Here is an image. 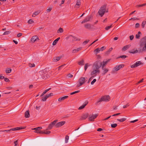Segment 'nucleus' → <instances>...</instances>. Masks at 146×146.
<instances>
[{
	"label": "nucleus",
	"mask_w": 146,
	"mask_h": 146,
	"mask_svg": "<svg viewBox=\"0 0 146 146\" xmlns=\"http://www.w3.org/2000/svg\"><path fill=\"white\" fill-rule=\"evenodd\" d=\"M68 96H66L63 97H60L58 98V101L59 102H61L64 100L65 99L68 98Z\"/></svg>",
	"instance_id": "nucleus-20"
},
{
	"label": "nucleus",
	"mask_w": 146,
	"mask_h": 146,
	"mask_svg": "<svg viewBox=\"0 0 146 146\" xmlns=\"http://www.w3.org/2000/svg\"><path fill=\"white\" fill-rule=\"evenodd\" d=\"M38 133H39L41 134H43L45 133V131H40L39 132H38Z\"/></svg>",
	"instance_id": "nucleus-58"
},
{
	"label": "nucleus",
	"mask_w": 146,
	"mask_h": 146,
	"mask_svg": "<svg viewBox=\"0 0 146 146\" xmlns=\"http://www.w3.org/2000/svg\"><path fill=\"white\" fill-rule=\"evenodd\" d=\"M90 40H86L85 41H84L83 43V44H84V45H85L86 44H87L88 43L89 41Z\"/></svg>",
	"instance_id": "nucleus-49"
},
{
	"label": "nucleus",
	"mask_w": 146,
	"mask_h": 146,
	"mask_svg": "<svg viewBox=\"0 0 146 146\" xmlns=\"http://www.w3.org/2000/svg\"><path fill=\"white\" fill-rule=\"evenodd\" d=\"M102 101H103L101 100V98L99 99V100L95 104L96 105H99L100 104V103Z\"/></svg>",
	"instance_id": "nucleus-32"
},
{
	"label": "nucleus",
	"mask_w": 146,
	"mask_h": 146,
	"mask_svg": "<svg viewBox=\"0 0 146 146\" xmlns=\"http://www.w3.org/2000/svg\"><path fill=\"white\" fill-rule=\"evenodd\" d=\"M138 50H135V49H134L131 51H129V52L130 53L135 54L138 53Z\"/></svg>",
	"instance_id": "nucleus-21"
},
{
	"label": "nucleus",
	"mask_w": 146,
	"mask_h": 146,
	"mask_svg": "<svg viewBox=\"0 0 146 146\" xmlns=\"http://www.w3.org/2000/svg\"><path fill=\"white\" fill-rule=\"evenodd\" d=\"M102 65V62L100 60H97L93 64L94 69L99 70Z\"/></svg>",
	"instance_id": "nucleus-3"
},
{
	"label": "nucleus",
	"mask_w": 146,
	"mask_h": 146,
	"mask_svg": "<svg viewBox=\"0 0 146 146\" xmlns=\"http://www.w3.org/2000/svg\"><path fill=\"white\" fill-rule=\"evenodd\" d=\"M11 33L10 31H8L5 32L3 34V35H7Z\"/></svg>",
	"instance_id": "nucleus-42"
},
{
	"label": "nucleus",
	"mask_w": 146,
	"mask_h": 146,
	"mask_svg": "<svg viewBox=\"0 0 146 146\" xmlns=\"http://www.w3.org/2000/svg\"><path fill=\"white\" fill-rule=\"evenodd\" d=\"M89 115L88 113L83 114L80 118L81 120L85 119Z\"/></svg>",
	"instance_id": "nucleus-16"
},
{
	"label": "nucleus",
	"mask_w": 146,
	"mask_h": 146,
	"mask_svg": "<svg viewBox=\"0 0 146 146\" xmlns=\"http://www.w3.org/2000/svg\"><path fill=\"white\" fill-rule=\"evenodd\" d=\"M58 121L57 120H55L53 122H51L49 125L47 129L49 130L51 129L53 126L55 125L56 123Z\"/></svg>",
	"instance_id": "nucleus-11"
},
{
	"label": "nucleus",
	"mask_w": 146,
	"mask_h": 146,
	"mask_svg": "<svg viewBox=\"0 0 146 146\" xmlns=\"http://www.w3.org/2000/svg\"><path fill=\"white\" fill-rule=\"evenodd\" d=\"M78 64L79 65H83L84 64V61L83 60H82L80 61L79 62H78Z\"/></svg>",
	"instance_id": "nucleus-29"
},
{
	"label": "nucleus",
	"mask_w": 146,
	"mask_h": 146,
	"mask_svg": "<svg viewBox=\"0 0 146 146\" xmlns=\"http://www.w3.org/2000/svg\"><path fill=\"white\" fill-rule=\"evenodd\" d=\"M94 78V76H92L89 79L88 83H89Z\"/></svg>",
	"instance_id": "nucleus-55"
},
{
	"label": "nucleus",
	"mask_w": 146,
	"mask_h": 146,
	"mask_svg": "<svg viewBox=\"0 0 146 146\" xmlns=\"http://www.w3.org/2000/svg\"><path fill=\"white\" fill-rule=\"evenodd\" d=\"M112 27V25H110V26H108L107 27H106L105 28V29L106 30H108L109 29H110Z\"/></svg>",
	"instance_id": "nucleus-41"
},
{
	"label": "nucleus",
	"mask_w": 146,
	"mask_h": 146,
	"mask_svg": "<svg viewBox=\"0 0 146 146\" xmlns=\"http://www.w3.org/2000/svg\"><path fill=\"white\" fill-rule=\"evenodd\" d=\"M130 46L129 45H126L124 46L123 48H122V50L123 51H125L126 50L128 49V48H129V47Z\"/></svg>",
	"instance_id": "nucleus-23"
},
{
	"label": "nucleus",
	"mask_w": 146,
	"mask_h": 146,
	"mask_svg": "<svg viewBox=\"0 0 146 146\" xmlns=\"http://www.w3.org/2000/svg\"><path fill=\"white\" fill-rule=\"evenodd\" d=\"M88 101H86L84 104L81 106L80 107L78 108V110H80L83 109L85 106L88 104Z\"/></svg>",
	"instance_id": "nucleus-15"
},
{
	"label": "nucleus",
	"mask_w": 146,
	"mask_h": 146,
	"mask_svg": "<svg viewBox=\"0 0 146 146\" xmlns=\"http://www.w3.org/2000/svg\"><path fill=\"white\" fill-rule=\"evenodd\" d=\"M40 13V11H37L33 13L32 16L33 17H35L36 16L39 14Z\"/></svg>",
	"instance_id": "nucleus-26"
},
{
	"label": "nucleus",
	"mask_w": 146,
	"mask_h": 146,
	"mask_svg": "<svg viewBox=\"0 0 146 146\" xmlns=\"http://www.w3.org/2000/svg\"><path fill=\"white\" fill-rule=\"evenodd\" d=\"M30 111L29 110L27 111L25 113V117L26 118H29L30 116Z\"/></svg>",
	"instance_id": "nucleus-18"
},
{
	"label": "nucleus",
	"mask_w": 146,
	"mask_h": 146,
	"mask_svg": "<svg viewBox=\"0 0 146 146\" xmlns=\"http://www.w3.org/2000/svg\"><path fill=\"white\" fill-rule=\"evenodd\" d=\"M117 126V123H114L111 125V127L112 128H115Z\"/></svg>",
	"instance_id": "nucleus-40"
},
{
	"label": "nucleus",
	"mask_w": 146,
	"mask_h": 146,
	"mask_svg": "<svg viewBox=\"0 0 146 146\" xmlns=\"http://www.w3.org/2000/svg\"><path fill=\"white\" fill-rule=\"evenodd\" d=\"M110 97L108 95L103 96L101 98V100L103 101L108 102L110 100Z\"/></svg>",
	"instance_id": "nucleus-10"
},
{
	"label": "nucleus",
	"mask_w": 146,
	"mask_h": 146,
	"mask_svg": "<svg viewBox=\"0 0 146 146\" xmlns=\"http://www.w3.org/2000/svg\"><path fill=\"white\" fill-rule=\"evenodd\" d=\"M47 96H48V98L49 97L53 96V93H51L50 94H46Z\"/></svg>",
	"instance_id": "nucleus-59"
},
{
	"label": "nucleus",
	"mask_w": 146,
	"mask_h": 146,
	"mask_svg": "<svg viewBox=\"0 0 146 146\" xmlns=\"http://www.w3.org/2000/svg\"><path fill=\"white\" fill-rule=\"evenodd\" d=\"M141 32L140 31H139L138 33L136 35V38L137 39H139L140 38V34H141Z\"/></svg>",
	"instance_id": "nucleus-28"
},
{
	"label": "nucleus",
	"mask_w": 146,
	"mask_h": 146,
	"mask_svg": "<svg viewBox=\"0 0 146 146\" xmlns=\"http://www.w3.org/2000/svg\"><path fill=\"white\" fill-rule=\"evenodd\" d=\"M11 71V69L10 68H8L6 70V72L7 73H9Z\"/></svg>",
	"instance_id": "nucleus-43"
},
{
	"label": "nucleus",
	"mask_w": 146,
	"mask_h": 146,
	"mask_svg": "<svg viewBox=\"0 0 146 146\" xmlns=\"http://www.w3.org/2000/svg\"><path fill=\"white\" fill-rule=\"evenodd\" d=\"M51 89V88H50L48 89L45 90L43 92V94H45L47 92Z\"/></svg>",
	"instance_id": "nucleus-48"
},
{
	"label": "nucleus",
	"mask_w": 146,
	"mask_h": 146,
	"mask_svg": "<svg viewBox=\"0 0 146 146\" xmlns=\"http://www.w3.org/2000/svg\"><path fill=\"white\" fill-rule=\"evenodd\" d=\"M138 53H139L140 52H142L143 51H145L143 50V48L142 49H141L140 48V49L138 50Z\"/></svg>",
	"instance_id": "nucleus-56"
},
{
	"label": "nucleus",
	"mask_w": 146,
	"mask_h": 146,
	"mask_svg": "<svg viewBox=\"0 0 146 146\" xmlns=\"http://www.w3.org/2000/svg\"><path fill=\"white\" fill-rule=\"evenodd\" d=\"M72 37L73 38L72 40V41H77V40L80 41V38H77L76 37L72 35Z\"/></svg>",
	"instance_id": "nucleus-24"
},
{
	"label": "nucleus",
	"mask_w": 146,
	"mask_h": 146,
	"mask_svg": "<svg viewBox=\"0 0 146 146\" xmlns=\"http://www.w3.org/2000/svg\"><path fill=\"white\" fill-rule=\"evenodd\" d=\"M100 51V50L99 49V48H97L96 49H95L94 50V52H95L96 54H97Z\"/></svg>",
	"instance_id": "nucleus-36"
},
{
	"label": "nucleus",
	"mask_w": 146,
	"mask_h": 146,
	"mask_svg": "<svg viewBox=\"0 0 146 146\" xmlns=\"http://www.w3.org/2000/svg\"><path fill=\"white\" fill-rule=\"evenodd\" d=\"M50 133V131H45V133H44V134H49Z\"/></svg>",
	"instance_id": "nucleus-62"
},
{
	"label": "nucleus",
	"mask_w": 146,
	"mask_h": 146,
	"mask_svg": "<svg viewBox=\"0 0 146 146\" xmlns=\"http://www.w3.org/2000/svg\"><path fill=\"white\" fill-rule=\"evenodd\" d=\"M96 81V79H94L91 82V84L93 85L94 83H95Z\"/></svg>",
	"instance_id": "nucleus-53"
},
{
	"label": "nucleus",
	"mask_w": 146,
	"mask_h": 146,
	"mask_svg": "<svg viewBox=\"0 0 146 146\" xmlns=\"http://www.w3.org/2000/svg\"><path fill=\"white\" fill-rule=\"evenodd\" d=\"M89 66L88 65V63L86 64L84 66V70L86 71L87 69Z\"/></svg>",
	"instance_id": "nucleus-47"
},
{
	"label": "nucleus",
	"mask_w": 146,
	"mask_h": 146,
	"mask_svg": "<svg viewBox=\"0 0 146 146\" xmlns=\"http://www.w3.org/2000/svg\"><path fill=\"white\" fill-rule=\"evenodd\" d=\"M63 32V29L62 28H60L57 31L58 33H62Z\"/></svg>",
	"instance_id": "nucleus-37"
},
{
	"label": "nucleus",
	"mask_w": 146,
	"mask_h": 146,
	"mask_svg": "<svg viewBox=\"0 0 146 146\" xmlns=\"http://www.w3.org/2000/svg\"><path fill=\"white\" fill-rule=\"evenodd\" d=\"M126 120V118H123L120 119H117V120L121 122H123Z\"/></svg>",
	"instance_id": "nucleus-30"
},
{
	"label": "nucleus",
	"mask_w": 146,
	"mask_h": 146,
	"mask_svg": "<svg viewBox=\"0 0 146 146\" xmlns=\"http://www.w3.org/2000/svg\"><path fill=\"white\" fill-rule=\"evenodd\" d=\"M84 27L85 28L88 29H93L94 26L90 24L86 23L84 24Z\"/></svg>",
	"instance_id": "nucleus-12"
},
{
	"label": "nucleus",
	"mask_w": 146,
	"mask_h": 146,
	"mask_svg": "<svg viewBox=\"0 0 146 146\" xmlns=\"http://www.w3.org/2000/svg\"><path fill=\"white\" fill-rule=\"evenodd\" d=\"M48 98V96H47V95L45 96L44 97L42 98V101H45L46 100L47 98Z\"/></svg>",
	"instance_id": "nucleus-33"
},
{
	"label": "nucleus",
	"mask_w": 146,
	"mask_h": 146,
	"mask_svg": "<svg viewBox=\"0 0 146 146\" xmlns=\"http://www.w3.org/2000/svg\"><path fill=\"white\" fill-rule=\"evenodd\" d=\"M107 62H106V61H103V63H102V70H104V67L107 64Z\"/></svg>",
	"instance_id": "nucleus-22"
},
{
	"label": "nucleus",
	"mask_w": 146,
	"mask_h": 146,
	"mask_svg": "<svg viewBox=\"0 0 146 146\" xmlns=\"http://www.w3.org/2000/svg\"><path fill=\"white\" fill-rule=\"evenodd\" d=\"M139 26V23H137L135 24V27L136 28H138Z\"/></svg>",
	"instance_id": "nucleus-64"
},
{
	"label": "nucleus",
	"mask_w": 146,
	"mask_h": 146,
	"mask_svg": "<svg viewBox=\"0 0 146 146\" xmlns=\"http://www.w3.org/2000/svg\"><path fill=\"white\" fill-rule=\"evenodd\" d=\"M146 23V22L145 21H143L142 22L141 24V27L143 28L144 27Z\"/></svg>",
	"instance_id": "nucleus-39"
},
{
	"label": "nucleus",
	"mask_w": 146,
	"mask_h": 146,
	"mask_svg": "<svg viewBox=\"0 0 146 146\" xmlns=\"http://www.w3.org/2000/svg\"><path fill=\"white\" fill-rule=\"evenodd\" d=\"M58 41L56 39L52 43V45H55L57 44V42Z\"/></svg>",
	"instance_id": "nucleus-45"
},
{
	"label": "nucleus",
	"mask_w": 146,
	"mask_h": 146,
	"mask_svg": "<svg viewBox=\"0 0 146 146\" xmlns=\"http://www.w3.org/2000/svg\"><path fill=\"white\" fill-rule=\"evenodd\" d=\"M129 38L131 40H132L134 38V36L133 35L130 36Z\"/></svg>",
	"instance_id": "nucleus-57"
},
{
	"label": "nucleus",
	"mask_w": 146,
	"mask_h": 146,
	"mask_svg": "<svg viewBox=\"0 0 146 146\" xmlns=\"http://www.w3.org/2000/svg\"><path fill=\"white\" fill-rule=\"evenodd\" d=\"M138 121V119H135V120L132 121H130V122L131 123H134L136 122L137 121Z\"/></svg>",
	"instance_id": "nucleus-63"
},
{
	"label": "nucleus",
	"mask_w": 146,
	"mask_h": 146,
	"mask_svg": "<svg viewBox=\"0 0 146 146\" xmlns=\"http://www.w3.org/2000/svg\"><path fill=\"white\" fill-rule=\"evenodd\" d=\"M29 67H35V65L34 64H32L31 63H29Z\"/></svg>",
	"instance_id": "nucleus-52"
},
{
	"label": "nucleus",
	"mask_w": 146,
	"mask_h": 146,
	"mask_svg": "<svg viewBox=\"0 0 146 146\" xmlns=\"http://www.w3.org/2000/svg\"><path fill=\"white\" fill-rule=\"evenodd\" d=\"M76 3L75 5V7L78 8H79L80 5H81V2L80 0H77Z\"/></svg>",
	"instance_id": "nucleus-17"
},
{
	"label": "nucleus",
	"mask_w": 146,
	"mask_h": 146,
	"mask_svg": "<svg viewBox=\"0 0 146 146\" xmlns=\"http://www.w3.org/2000/svg\"><path fill=\"white\" fill-rule=\"evenodd\" d=\"M146 5V3H144V4H141V5H138L137 6L138 7H143L144 6H145Z\"/></svg>",
	"instance_id": "nucleus-54"
},
{
	"label": "nucleus",
	"mask_w": 146,
	"mask_h": 146,
	"mask_svg": "<svg viewBox=\"0 0 146 146\" xmlns=\"http://www.w3.org/2000/svg\"><path fill=\"white\" fill-rule=\"evenodd\" d=\"M142 43L144 45L143 47V50L146 51V36L144 37L142 39Z\"/></svg>",
	"instance_id": "nucleus-9"
},
{
	"label": "nucleus",
	"mask_w": 146,
	"mask_h": 146,
	"mask_svg": "<svg viewBox=\"0 0 146 146\" xmlns=\"http://www.w3.org/2000/svg\"><path fill=\"white\" fill-rule=\"evenodd\" d=\"M143 80H144V79L143 78L141 80L139 81L138 82L137 84H138L142 82H143Z\"/></svg>",
	"instance_id": "nucleus-60"
},
{
	"label": "nucleus",
	"mask_w": 146,
	"mask_h": 146,
	"mask_svg": "<svg viewBox=\"0 0 146 146\" xmlns=\"http://www.w3.org/2000/svg\"><path fill=\"white\" fill-rule=\"evenodd\" d=\"M103 72V73L102 74L103 75H105L109 71L108 69V68H104Z\"/></svg>",
	"instance_id": "nucleus-31"
},
{
	"label": "nucleus",
	"mask_w": 146,
	"mask_h": 146,
	"mask_svg": "<svg viewBox=\"0 0 146 146\" xmlns=\"http://www.w3.org/2000/svg\"><path fill=\"white\" fill-rule=\"evenodd\" d=\"M124 66V65L123 64H121L118 66H116L113 69L112 71V73H115L116 72L119 70L120 68L123 67Z\"/></svg>",
	"instance_id": "nucleus-5"
},
{
	"label": "nucleus",
	"mask_w": 146,
	"mask_h": 146,
	"mask_svg": "<svg viewBox=\"0 0 146 146\" xmlns=\"http://www.w3.org/2000/svg\"><path fill=\"white\" fill-rule=\"evenodd\" d=\"M106 48V47H105L104 46H102L101 48H99V49L100 50V51H102L104 50Z\"/></svg>",
	"instance_id": "nucleus-51"
},
{
	"label": "nucleus",
	"mask_w": 146,
	"mask_h": 146,
	"mask_svg": "<svg viewBox=\"0 0 146 146\" xmlns=\"http://www.w3.org/2000/svg\"><path fill=\"white\" fill-rule=\"evenodd\" d=\"M69 137L68 135L66 136L65 138V143H67L68 142V140L69 139Z\"/></svg>",
	"instance_id": "nucleus-38"
},
{
	"label": "nucleus",
	"mask_w": 146,
	"mask_h": 146,
	"mask_svg": "<svg viewBox=\"0 0 146 146\" xmlns=\"http://www.w3.org/2000/svg\"><path fill=\"white\" fill-rule=\"evenodd\" d=\"M47 74L46 71L44 69L40 71L38 74V76L39 78L46 79L48 78Z\"/></svg>",
	"instance_id": "nucleus-1"
},
{
	"label": "nucleus",
	"mask_w": 146,
	"mask_h": 146,
	"mask_svg": "<svg viewBox=\"0 0 146 146\" xmlns=\"http://www.w3.org/2000/svg\"><path fill=\"white\" fill-rule=\"evenodd\" d=\"M34 22V21L32 20L31 19H30L28 21V23L29 24H32Z\"/></svg>",
	"instance_id": "nucleus-50"
},
{
	"label": "nucleus",
	"mask_w": 146,
	"mask_h": 146,
	"mask_svg": "<svg viewBox=\"0 0 146 146\" xmlns=\"http://www.w3.org/2000/svg\"><path fill=\"white\" fill-rule=\"evenodd\" d=\"M80 92V90H78V91H75V92H72V93H71L70 94L71 95H72L74 94H75L77 93H78V92Z\"/></svg>",
	"instance_id": "nucleus-46"
},
{
	"label": "nucleus",
	"mask_w": 146,
	"mask_h": 146,
	"mask_svg": "<svg viewBox=\"0 0 146 146\" xmlns=\"http://www.w3.org/2000/svg\"><path fill=\"white\" fill-rule=\"evenodd\" d=\"M142 63L141 61H138L136 62L135 64L131 66V68H134L139 66V65L142 64Z\"/></svg>",
	"instance_id": "nucleus-6"
},
{
	"label": "nucleus",
	"mask_w": 146,
	"mask_h": 146,
	"mask_svg": "<svg viewBox=\"0 0 146 146\" xmlns=\"http://www.w3.org/2000/svg\"><path fill=\"white\" fill-rule=\"evenodd\" d=\"M94 69V70L91 72V75L92 76H94V78L96 76L97 73H100V70H99Z\"/></svg>",
	"instance_id": "nucleus-7"
},
{
	"label": "nucleus",
	"mask_w": 146,
	"mask_h": 146,
	"mask_svg": "<svg viewBox=\"0 0 146 146\" xmlns=\"http://www.w3.org/2000/svg\"><path fill=\"white\" fill-rule=\"evenodd\" d=\"M60 59V57L58 56L54 58L52 60H53V61L56 62L59 60Z\"/></svg>",
	"instance_id": "nucleus-27"
},
{
	"label": "nucleus",
	"mask_w": 146,
	"mask_h": 146,
	"mask_svg": "<svg viewBox=\"0 0 146 146\" xmlns=\"http://www.w3.org/2000/svg\"><path fill=\"white\" fill-rule=\"evenodd\" d=\"M106 5H104L102 6L99 9L98 12V13L99 15L101 17H102L105 12L107 13L108 12V9H106Z\"/></svg>",
	"instance_id": "nucleus-2"
},
{
	"label": "nucleus",
	"mask_w": 146,
	"mask_h": 146,
	"mask_svg": "<svg viewBox=\"0 0 146 146\" xmlns=\"http://www.w3.org/2000/svg\"><path fill=\"white\" fill-rule=\"evenodd\" d=\"M98 115L97 114H92L91 116L89 117V120L91 121H94V119H95Z\"/></svg>",
	"instance_id": "nucleus-14"
},
{
	"label": "nucleus",
	"mask_w": 146,
	"mask_h": 146,
	"mask_svg": "<svg viewBox=\"0 0 146 146\" xmlns=\"http://www.w3.org/2000/svg\"><path fill=\"white\" fill-rule=\"evenodd\" d=\"M24 128H23L22 127H16L13 128H11V129H12V131H15Z\"/></svg>",
	"instance_id": "nucleus-25"
},
{
	"label": "nucleus",
	"mask_w": 146,
	"mask_h": 146,
	"mask_svg": "<svg viewBox=\"0 0 146 146\" xmlns=\"http://www.w3.org/2000/svg\"><path fill=\"white\" fill-rule=\"evenodd\" d=\"M38 38L37 36H33L32 37V38L31 39V42H34L36 40V39Z\"/></svg>",
	"instance_id": "nucleus-19"
},
{
	"label": "nucleus",
	"mask_w": 146,
	"mask_h": 146,
	"mask_svg": "<svg viewBox=\"0 0 146 146\" xmlns=\"http://www.w3.org/2000/svg\"><path fill=\"white\" fill-rule=\"evenodd\" d=\"M127 57V56L126 55H121L120 56H119V57L117 58H121L122 59H125Z\"/></svg>",
	"instance_id": "nucleus-35"
},
{
	"label": "nucleus",
	"mask_w": 146,
	"mask_h": 146,
	"mask_svg": "<svg viewBox=\"0 0 146 146\" xmlns=\"http://www.w3.org/2000/svg\"><path fill=\"white\" fill-rule=\"evenodd\" d=\"M11 129H10L8 130H2V131H1L3 132H10L11 131H12Z\"/></svg>",
	"instance_id": "nucleus-44"
},
{
	"label": "nucleus",
	"mask_w": 146,
	"mask_h": 146,
	"mask_svg": "<svg viewBox=\"0 0 146 146\" xmlns=\"http://www.w3.org/2000/svg\"><path fill=\"white\" fill-rule=\"evenodd\" d=\"M129 104L128 103L126 105H124L123 107V108H127V107H128V106H129Z\"/></svg>",
	"instance_id": "nucleus-61"
},
{
	"label": "nucleus",
	"mask_w": 146,
	"mask_h": 146,
	"mask_svg": "<svg viewBox=\"0 0 146 146\" xmlns=\"http://www.w3.org/2000/svg\"><path fill=\"white\" fill-rule=\"evenodd\" d=\"M65 123L66 122L64 121L60 122L55 124V126L56 127H60L64 125Z\"/></svg>",
	"instance_id": "nucleus-13"
},
{
	"label": "nucleus",
	"mask_w": 146,
	"mask_h": 146,
	"mask_svg": "<svg viewBox=\"0 0 146 146\" xmlns=\"http://www.w3.org/2000/svg\"><path fill=\"white\" fill-rule=\"evenodd\" d=\"M92 16L91 15L87 16V17L84 19V20L81 23L83 24L89 21L90 19L92 18Z\"/></svg>",
	"instance_id": "nucleus-8"
},
{
	"label": "nucleus",
	"mask_w": 146,
	"mask_h": 146,
	"mask_svg": "<svg viewBox=\"0 0 146 146\" xmlns=\"http://www.w3.org/2000/svg\"><path fill=\"white\" fill-rule=\"evenodd\" d=\"M42 129V128L41 127H36V128H34L33 129H34V130H35V133H38V132L37 131V129Z\"/></svg>",
	"instance_id": "nucleus-34"
},
{
	"label": "nucleus",
	"mask_w": 146,
	"mask_h": 146,
	"mask_svg": "<svg viewBox=\"0 0 146 146\" xmlns=\"http://www.w3.org/2000/svg\"><path fill=\"white\" fill-rule=\"evenodd\" d=\"M87 78V77H81L79 79V84H78L77 85V87H79L82 86L83 84H84L85 82L86 81L85 80Z\"/></svg>",
	"instance_id": "nucleus-4"
}]
</instances>
